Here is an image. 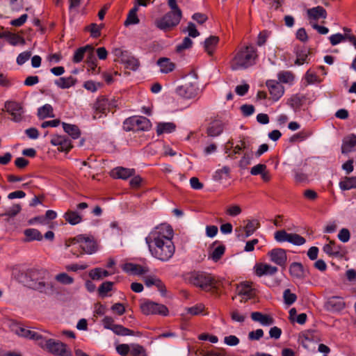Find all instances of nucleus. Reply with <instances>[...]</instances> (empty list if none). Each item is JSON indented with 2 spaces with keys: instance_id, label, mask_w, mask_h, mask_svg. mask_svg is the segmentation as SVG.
<instances>
[{
  "instance_id": "nucleus-1",
  "label": "nucleus",
  "mask_w": 356,
  "mask_h": 356,
  "mask_svg": "<svg viewBox=\"0 0 356 356\" xmlns=\"http://www.w3.org/2000/svg\"><path fill=\"white\" fill-rule=\"evenodd\" d=\"M173 235L172 227L165 223L151 231L145 237V243L151 255L162 261H168L172 258L175 252Z\"/></svg>"
},
{
  "instance_id": "nucleus-2",
  "label": "nucleus",
  "mask_w": 356,
  "mask_h": 356,
  "mask_svg": "<svg viewBox=\"0 0 356 356\" xmlns=\"http://www.w3.org/2000/svg\"><path fill=\"white\" fill-rule=\"evenodd\" d=\"M48 273L44 269L30 268L22 273L19 282L24 286L47 296L53 295L55 287L53 283L45 282Z\"/></svg>"
},
{
  "instance_id": "nucleus-3",
  "label": "nucleus",
  "mask_w": 356,
  "mask_h": 356,
  "mask_svg": "<svg viewBox=\"0 0 356 356\" xmlns=\"http://www.w3.org/2000/svg\"><path fill=\"white\" fill-rule=\"evenodd\" d=\"M257 49L253 44H248L237 49L230 60V68L234 71H241L254 65L258 59Z\"/></svg>"
},
{
  "instance_id": "nucleus-4",
  "label": "nucleus",
  "mask_w": 356,
  "mask_h": 356,
  "mask_svg": "<svg viewBox=\"0 0 356 356\" xmlns=\"http://www.w3.org/2000/svg\"><path fill=\"white\" fill-rule=\"evenodd\" d=\"M65 245L70 248V252L76 257L83 254H92L97 250V245L92 237L79 234L65 241Z\"/></svg>"
},
{
  "instance_id": "nucleus-5",
  "label": "nucleus",
  "mask_w": 356,
  "mask_h": 356,
  "mask_svg": "<svg viewBox=\"0 0 356 356\" xmlns=\"http://www.w3.org/2000/svg\"><path fill=\"white\" fill-rule=\"evenodd\" d=\"M259 291L256 284L248 281L238 284L235 289L233 300L236 305L254 302L259 298Z\"/></svg>"
},
{
  "instance_id": "nucleus-6",
  "label": "nucleus",
  "mask_w": 356,
  "mask_h": 356,
  "mask_svg": "<svg viewBox=\"0 0 356 356\" xmlns=\"http://www.w3.org/2000/svg\"><path fill=\"white\" fill-rule=\"evenodd\" d=\"M189 282L194 286H198L204 291H217L219 282L209 273L204 272H193L188 277Z\"/></svg>"
},
{
  "instance_id": "nucleus-7",
  "label": "nucleus",
  "mask_w": 356,
  "mask_h": 356,
  "mask_svg": "<svg viewBox=\"0 0 356 356\" xmlns=\"http://www.w3.org/2000/svg\"><path fill=\"white\" fill-rule=\"evenodd\" d=\"M39 346L56 356H72L67 345L60 341L46 339L42 337V339L39 341Z\"/></svg>"
},
{
  "instance_id": "nucleus-8",
  "label": "nucleus",
  "mask_w": 356,
  "mask_h": 356,
  "mask_svg": "<svg viewBox=\"0 0 356 356\" xmlns=\"http://www.w3.org/2000/svg\"><path fill=\"white\" fill-rule=\"evenodd\" d=\"M10 330L19 337L36 341L38 343L42 339V336L39 333L31 330L28 327L13 319H8L6 322Z\"/></svg>"
},
{
  "instance_id": "nucleus-9",
  "label": "nucleus",
  "mask_w": 356,
  "mask_h": 356,
  "mask_svg": "<svg viewBox=\"0 0 356 356\" xmlns=\"http://www.w3.org/2000/svg\"><path fill=\"white\" fill-rule=\"evenodd\" d=\"M150 121L143 116H132L123 122V129L126 131H147L151 127Z\"/></svg>"
},
{
  "instance_id": "nucleus-10",
  "label": "nucleus",
  "mask_w": 356,
  "mask_h": 356,
  "mask_svg": "<svg viewBox=\"0 0 356 356\" xmlns=\"http://www.w3.org/2000/svg\"><path fill=\"white\" fill-rule=\"evenodd\" d=\"M182 17V13L169 11L162 17L155 21V26L160 30L166 31L177 26Z\"/></svg>"
},
{
  "instance_id": "nucleus-11",
  "label": "nucleus",
  "mask_w": 356,
  "mask_h": 356,
  "mask_svg": "<svg viewBox=\"0 0 356 356\" xmlns=\"http://www.w3.org/2000/svg\"><path fill=\"white\" fill-rule=\"evenodd\" d=\"M7 113L11 115V120L19 122L23 120L24 109L21 103L15 101H7L4 104Z\"/></svg>"
},
{
  "instance_id": "nucleus-12",
  "label": "nucleus",
  "mask_w": 356,
  "mask_h": 356,
  "mask_svg": "<svg viewBox=\"0 0 356 356\" xmlns=\"http://www.w3.org/2000/svg\"><path fill=\"white\" fill-rule=\"evenodd\" d=\"M198 88L195 83L191 82L185 83L176 88V94L183 99H192L196 97Z\"/></svg>"
},
{
  "instance_id": "nucleus-13",
  "label": "nucleus",
  "mask_w": 356,
  "mask_h": 356,
  "mask_svg": "<svg viewBox=\"0 0 356 356\" xmlns=\"http://www.w3.org/2000/svg\"><path fill=\"white\" fill-rule=\"evenodd\" d=\"M271 261L278 266L284 267L287 261L286 251L282 248H274L268 252Z\"/></svg>"
},
{
  "instance_id": "nucleus-14",
  "label": "nucleus",
  "mask_w": 356,
  "mask_h": 356,
  "mask_svg": "<svg viewBox=\"0 0 356 356\" xmlns=\"http://www.w3.org/2000/svg\"><path fill=\"white\" fill-rule=\"evenodd\" d=\"M266 86L274 101H277L284 95V87L280 82L270 80L266 82Z\"/></svg>"
},
{
  "instance_id": "nucleus-15",
  "label": "nucleus",
  "mask_w": 356,
  "mask_h": 356,
  "mask_svg": "<svg viewBox=\"0 0 356 356\" xmlns=\"http://www.w3.org/2000/svg\"><path fill=\"white\" fill-rule=\"evenodd\" d=\"M51 143L54 146H59L60 150L65 152H69L72 147L71 140L65 136H53L51 139Z\"/></svg>"
},
{
  "instance_id": "nucleus-16",
  "label": "nucleus",
  "mask_w": 356,
  "mask_h": 356,
  "mask_svg": "<svg viewBox=\"0 0 356 356\" xmlns=\"http://www.w3.org/2000/svg\"><path fill=\"white\" fill-rule=\"evenodd\" d=\"M225 122L220 120H214L212 121L207 129V134L209 136L211 137H216L220 136L225 127Z\"/></svg>"
},
{
  "instance_id": "nucleus-17",
  "label": "nucleus",
  "mask_w": 356,
  "mask_h": 356,
  "mask_svg": "<svg viewBox=\"0 0 356 356\" xmlns=\"http://www.w3.org/2000/svg\"><path fill=\"white\" fill-rule=\"evenodd\" d=\"M254 270L255 274L259 277L273 275L278 270L277 267L264 263L257 264L254 267Z\"/></svg>"
},
{
  "instance_id": "nucleus-18",
  "label": "nucleus",
  "mask_w": 356,
  "mask_h": 356,
  "mask_svg": "<svg viewBox=\"0 0 356 356\" xmlns=\"http://www.w3.org/2000/svg\"><path fill=\"white\" fill-rule=\"evenodd\" d=\"M345 302L340 297L330 298L325 303V308L330 312H340L345 308Z\"/></svg>"
},
{
  "instance_id": "nucleus-19",
  "label": "nucleus",
  "mask_w": 356,
  "mask_h": 356,
  "mask_svg": "<svg viewBox=\"0 0 356 356\" xmlns=\"http://www.w3.org/2000/svg\"><path fill=\"white\" fill-rule=\"evenodd\" d=\"M260 223L258 220H248L246 225L244 227L245 234H238L237 238L244 241L246 238L250 236L259 227Z\"/></svg>"
},
{
  "instance_id": "nucleus-20",
  "label": "nucleus",
  "mask_w": 356,
  "mask_h": 356,
  "mask_svg": "<svg viewBox=\"0 0 356 356\" xmlns=\"http://www.w3.org/2000/svg\"><path fill=\"white\" fill-rule=\"evenodd\" d=\"M122 270L133 275H141L149 272L148 268L133 263L124 264L122 266Z\"/></svg>"
},
{
  "instance_id": "nucleus-21",
  "label": "nucleus",
  "mask_w": 356,
  "mask_h": 356,
  "mask_svg": "<svg viewBox=\"0 0 356 356\" xmlns=\"http://www.w3.org/2000/svg\"><path fill=\"white\" fill-rule=\"evenodd\" d=\"M0 38L5 39L10 44L16 46L18 44H24V40L16 33L10 31L0 33Z\"/></svg>"
},
{
  "instance_id": "nucleus-22",
  "label": "nucleus",
  "mask_w": 356,
  "mask_h": 356,
  "mask_svg": "<svg viewBox=\"0 0 356 356\" xmlns=\"http://www.w3.org/2000/svg\"><path fill=\"white\" fill-rule=\"evenodd\" d=\"M142 312H168V309L163 305H159L151 301H145L140 304Z\"/></svg>"
},
{
  "instance_id": "nucleus-23",
  "label": "nucleus",
  "mask_w": 356,
  "mask_h": 356,
  "mask_svg": "<svg viewBox=\"0 0 356 356\" xmlns=\"http://www.w3.org/2000/svg\"><path fill=\"white\" fill-rule=\"evenodd\" d=\"M356 146V136L350 134L345 137L343 140L341 145L342 154H348L354 150V147Z\"/></svg>"
},
{
  "instance_id": "nucleus-24",
  "label": "nucleus",
  "mask_w": 356,
  "mask_h": 356,
  "mask_svg": "<svg viewBox=\"0 0 356 356\" xmlns=\"http://www.w3.org/2000/svg\"><path fill=\"white\" fill-rule=\"evenodd\" d=\"M307 13L309 19L318 20L321 18L325 19L327 17L325 9L320 6L308 9Z\"/></svg>"
},
{
  "instance_id": "nucleus-25",
  "label": "nucleus",
  "mask_w": 356,
  "mask_h": 356,
  "mask_svg": "<svg viewBox=\"0 0 356 356\" xmlns=\"http://www.w3.org/2000/svg\"><path fill=\"white\" fill-rule=\"evenodd\" d=\"M251 318L264 326H269L274 323L273 318L264 313H251Z\"/></svg>"
},
{
  "instance_id": "nucleus-26",
  "label": "nucleus",
  "mask_w": 356,
  "mask_h": 356,
  "mask_svg": "<svg viewBox=\"0 0 356 356\" xmlns=\"http://www.w3.org/2000/svg\"><path fill=\"white\" fill-rule=\"evenodd\" d=\"M63 218L72 225L79 224L82 222V214L78 211L68 210L65 213Z\"/></svg>"
},
{
  "instance_id": "nucleus-27",
  "label": "nucleus",
  "mask_w": 356,
  "mask_h": 356,
  "mask_svg": "<svg viewBox=\"0 0 356 356\" xmlns=\"http://www.w3.org/2000/svg\"><path fill=\"white\" fill-rule=\"evenodd\" d=\"M92 50H93V47L90 45L87 44L84 47H79L77 49L73 56L72 61L74 63H79L81 62L84 58V56L86 53L89 54Z\"/></svg>"
},
{
  "instance_id": "nucleus-28",
  "label": "nucleus",
  "mask_w": 356,
  "mask_h": 356,
  "mask_svg": "<svg viewBox=\"0 0 356 356\" xmlns=\"http://www.w3.org/2000/svg\"><path fill=\"white\" fill-rule=\"evenodd\" d=\"M323 251L330 256L341 257V247L336 244L334 241H330L328 244H326L323 248Z\"/></svg>"
},
{
  "instance_id": "nucleus-29",
  "label": "nucleus",
  "mask_w": 356,
  "mask_h": 356,
  "mask_svg": "<svg viewBox=\"0 0 356 356\" xmlns=\"http://www.w3.org/2000/svg\"><path fill=\"white\" fill-rule=\"evenodd\" d=\"M296 60L295 63L300 65L309 60V51L306 47L298 48L296 51Z\"/></svg>"
},
{
  "instance_id": "nucleus-30",
  "label": "nucleus",
  "mask_w": 356,
  "mask_h": 356,
  "mask_svg": "<svg viewBox=\"0 0 356 356\" xmlns=\"http://www.w3.org/2000/svg\"><path fill=\"white\" fill-rule=\"evenodd\" d=\"M157 65L160 67L162 73L168 74L175 69V64L172 63L168 58H161L157 60Z\"/></svg>"
},
{
  "instance_id": "nucleus-31",
  "label": "nucleus",
  "mask_w": 356,
  "mask_h": 356,
  "mask_svg": "<svg viewBox=\"0 0 356 356\" xmlns=\"http://www.w3.org/2000/svg\"><path fill=\"white\" fill-rule=\"evenodd\" d=\"M135 173L134 169L118 167L113 170V176L115 178L126 179Z\"/></svg>"
},
{
  "instance_id": "nucleus-32",
  "label": "nucleus",
  "mask_w": 356,
  "mask_h": 356,
  "mask_svg": "<svg viewBox=\"0 0 356 356\" xmlns=\"http://www.w3.org/2000/svg\"><path fill=\"white\" fill-rule=\"evenodd\" d=\"M339 186L342 191H348L356 188V176L345 177L339 183Z\"/></svg>"
},
{
  "instance_id": "nucleus-33",
  "label": "nucleus",
  "mask_w": 356,
  "mask_h": 356,
  "mask_svg": "<svg viewBox=\"0 0 356 356\" xmlns=\"http://www.w3.org/2000/svg\"><path fill=\"white\" fill-rule=\"evenodd\" d=\"M176 129V125L173 122H160L156 127V134L161 135L163 134H170Z\"/></svg>"
},
{
  "instance_id": "nucleus-34",
  "label": "nucleus",
  "mask_w": 356,
  "mask_h": 356,
  "mask_svg": "<svg viewBox=\"0 0 356 356\" xmlns=\"http://www.w3.org/2000/svg\"><path fill=\"white\" fill-rule=\"evenodd\" d=\"M111 274V273L101 268H94L89 272V276L93 280H102L104 277H108Z\"/></svg>"
},
{
  "instance_id": "nucleus-35",
  "label": "nucleus",
  "mask_w": 356,
  "mask_h": 356,
  "mask_svg": "<svg viewBox=\"0 0 356 356\" xmlns=\"http://www.w3.org/2000/svg\"><path fill=\"white\" fill-rule=\"evenodd\" d=\"M289 273L291 276L296 278L304 277L303 266L300 263L293 262L289 266Z\"/></svg>"
},
{
  "instance_id": "nucleus-36",
  "label": "nucleus",
  "mask_w": 356,
  "mask_h": 356,
  "mask_svg": "<svg viewBox=\"0 0 356 356\" xmlns=\"http://www.w3.org/2000/svg\"><path fill=\"white\" fill-rule=\"evenodd\" d=\"M63 130L72 138L77 139L81 135L80 130L76 125L63 122Z\"/></svg>"
},
{
  "instance_id": "nucleus-37",
  "label": "nucleus",
  "mask_w": 356,
  "mask_h": 356,
  "mask_svg": "<svg viewBox=\"0 0 356 356\" xmlns=\"http://www.w3.org/2000/svg\"><path fill=\"white\" fill-rule=\"evenodd\" d=\"M24 235L26 236V241H41L42 239V234L36 229L29 228L26 229L24 232Z\"/></svg>"
},
{
  "instance_id": "nucleus-38",
  "label": "nucleus",
  "mask_w": 356,
  "mask_h": 356,
  "mask_svg": "<svg viewBox=\"0 0 356 356\" xmlns=\"http://www.w3.org/2000/svg\"><path fill=\"white\" fill-rule=\"evenodd\" d=\"M219 41V39L217 36H210L209 38H207L204 41V47L205 51L209 54H212L216 46L217 45L218 42Z\"/></svg>"
},
{
  "instance_id": "nucleus-39",
  "label": "nucleus",
  "mask_w": 356,
  "mask_h": 356,
  "mask_svg": "<svg viewBox=\"0 0 356 356\" xmlns=\"http://www.w3.org/2000/svg\"><path fill=\"white\" fill-rule=\"evenodd\" d=\"M55 84L60 88H69L75 84V79L72 76L61 77L55 81Z\"/></svg>"
},
{
  "instance_id": "nucleus-40",
  "label": "nucleus",
  "mask_w": 356,
  "mask_h": 356,
  "mask_svg": "<svg viewBox=\"0 0 356 356\" xmlns=\"http://www.w3.org/2000/svg\"><path fill=\"white\" fill-rule=\"evenodd\" d=\"M294 180L297 184H307L309 182V176L298 168L293 170Z\"/></svg>"
},
{
  "instance_id": "nucleus-41",
  "label": "nucleus",
  "mask_w": 356,
  "mask_h": 356,
  "mask_svg": "<svg viewBox=\"0 0 356 356\" xmlns=\"http://www.w3.org/2000/svg\"><path fill=\"white\" fill-rule=\"evenodd\" d=\"M38 116L40 119L53 117V108L50 104H44L38 109Z\"/></svg>"
},
{
  "instance_id": "nucleus-42",
  "label": "nucleus",
  "mask_w": 356,
  "mask_h": 356,
  "mask_svg": "<svg viewBox=\"0 0 356 356\" xmlns=\"http://www.w3.org/2000/svg\"><path fill=\"white\" fill-rule=\"evenodd\" d=\"M229 173L230 168L228 166H224L215 172L213 175V179L216 181H220L224 179H226L229 177Z\"/></svg>"
},
{
  "instance_id": "nucleus-43",
  "label": "nucleus",
  "mask_w": 356,
  "mask_h": 356,
  "mask_svg": "<svg viewBox=\"0 0 356 356\" xmlns=\"http://www.w3.org/2000/svg\"><path fill=\"white\" fill-rule=\"evenodd\" d=\"M137 6H134L132 9H131L128 14L127 18L124 22L125 25L127 26L129 24H136L139 22V19L137 16Z\"/></svg>"
},
{
  "instance_id": "nucleus-44",
  "label": "nucleus",
  "mask_w": 356,
  "mask_h": 356,
  "mask_svg": "<svg viewBox=\"0 0 356 356\" xmlns=\"http://www.w3.org/2000/svg\"><path fill=\"white\" fill-rule=\"evenodd\" d=\"M225 250V247L223 245H218L212 250L209 257L216 262L224 254Z\"/></svg>"
},
{
  "instance_id": "nucleus-45",
  "label": "nucleus",
  "mask_w": 356,
  "mask_h": 356,
  "mask_svg": "<svg viewBox=\"0 0 356 356\" xmlns=\"http://www.w3.org/2000/svg\"><path fill=\"white\" fill-rule=\"evenodd\" d=\"M55 280L63 284L69 285L74 282V278L66 273H60L55 276Z\"/></svg>"
},
{
  "instance_id": "nucleus-46",
  "label": "nucleus",
  "mask_w": 356,
  "mask_h": 356,
  "mask_svg": "<svg viewBox=\"0 0 356 356\" xmlns=\"http://www.w3.org/2000/svg\"><path fill=\"white\" fill-rule=\"evenodd\" d=\"M95 108L97 113L99 112L102 114L106 113L108 110V100L104 98L98 99L95 103Z\"/></svg>"
},
{
  "instance_id": "nucleus-47",
  "label": "nucleus",
  "mask_w": 356,
  "mask_h": 356,
  "mask_svg": "<svg viewBox=\"0 0 356 356\" xmlns=\"http://www.w3.org/2000/svg\"><path fill=\"white\" fill-rule=\"evenodd\" d=\"M290 234L284 229L279 230L275 232L274 238L278 243L289 242Z\"/></svg>"
},
{
  "instance_id": "nucleus-48",
  "label": "nucleus",
  "mask_w": 356,
  "mask_h": 356,
  "mask_svg": "<svg viewBox=\"0 0 356 356\" xmlns=\"http://www.w3.org/2000/svg\"><path fill=\"white\" fill-rule=\"evenodd\" d=\"M112 331L115 334H116L118 335H120V336H127V335H133L134 334L133 330L126 328V327H123L122 325H117V324H115V325L113 327Z\"/></svg>"
},
{
  "instance_id": "nucleus-49",
  "label": "nucleus",
  "mask_w": 356,
  "mask_h": 356,
  "mask_svg": "<svg viewBox=\"0 0 356 356\" xmlns=\"http://www.w3.org/2000/svg\"><path fill=\"white\" fill-rule=\"evenodd\" d=\"M278 79L280 82L291 83L293 81L294 76L291 72L286 71L279 73Z\"/></svg>"
},
{
  "instance_id": "nucleus-50",
  "label": "nucleus",
  "mask_w": 356,
  "mask_h": 356,
  "mask_svg": "<svg viewBox=\"0 0 356 356\" xmlns=\"http://www.w3.org/2000/svg\"><path fill=\"white\" fill-rule=\"evenodd\" d=\"M297 313H289V319L291 321H296L300 325H303L307 321L306 313H300L299 315H296Z\"/></svg>"
},
{
  "instance_id": "nucleus-51",
  "label": "nucleus",
  "mask_w": 356,
  "mask_h": 356,
  "mask_svg": "<svg viewBox=\"0 0 356 356\" xmlns=\"http://www.w3.org/2000/svg\"><path fill=\"white\" fill-rule=\"evenodd\" d=\"M192 44V40L189 37H185L182 42L177 45L176 50L177 52H181L185 49L191 48Z\"/></svg>"
},
{
  "instance_id": "nucleus-52",
  "label": "nucleus",
  "mask_w": 356,
  "mask_h": 356,
  "mask_svg": "<svg viewBox=\"0 0 356 356\" xmlns=\"http://www.w3.org/2000/svg\"><path fill=\"white\" fill-rule=\"evenodd\" d=\"M306 240L305 238L298 234H290L289 243L294 245H302L305 244Z\"/></svg>"
},
{
  "instance_id": "nucleus-53",
  "label": "nucleus",
  "mask_w": 356,
  "mask_h": 356,
  "mask_svg": "<svg viewBox=\"0 0 356 356\" xmlns=\"http://www.w3.org/2000/svg\"><path fill=\"white\" fill-rule=\"evenodd\" d=\"M102 26L92 23L87 27V30L90 32L91 37L97 38L101 35Z\"/></svg>"
},
{
  "instance_id": "nucleus-54",
  "label": "nucleus",
  "mask_w": 356,
  "mask_h": 356,
  "mask_svg": "<svg viewBox=\"0 0 356 356\" xmlns=\"http://www.w3.org/2000/svg\"><path fill=\"white\" fill-rule=\"evenodd\" d=\"M252 155L250 153H245L238 163V166L242 169H245L249 165L251 164Z\"/></svg>"
},
{
  "instance_id": "nucleus-55",
  "label": "nucleus",
  "mask_w": 356,
  "mask_h": 356,
  "mask_svg": "<svg viewBox=\"0 0 356 356\" xmlns=\"http://www.w3.org/2000/svg\"><path fill=\"white\" fill-rule=\"evenodd\" d=\"M86 63L88 65V67L90 68V70L92 72H96L97 68V58H95V55L93 54V50L88 54L87 58H86Z\"/></svg>"
},
{
  "instance_id": "nucleus-56",
  "label": "nucleus",
  "mask_w": 356,
  "mask_h": 356,
  "mask_svg": "<svg viewBox=\"0 0 356 356\" xmlns=\"http://www.w3.org/2000/svg\"><path fill=\"white\" fill-rule=\"evenodd\" d=\"M31 56V52L30 51H23L17 56L16 63L19 65H22L30 59Z\"/></svg>"
},
{
  "instance_id": "nucleus-57",
  "label": "nucleus",
  "mask_w": 356,
  "mask_h": 356,
  "mask_svg": "<svg viewBox=\"0 0 356 356\" xmlns=\"http://www.w3.org/2000/svg\"><path fill=\"white\" fill-rule=\"evenodd\" d=\"M145 284L148 287L154 285L156 286L159 288L162 286L161 281L155 276H149L145 277Z\"/></svg>"
},
{
  "instance_id": "nucleus-58",
  "label": "nucleus",
  "mask_w": 356,
  "mask_h": 356,
  "mask_svg": "<svg viewBox=\"0 0 356 356\" xmlns=\"http://www.w3.org/2000/svg\"><path fill=\"white\" fill-rule=\"evenodd\" d=\"M283 298L284 302L289 305L293 304L296 300V294L291 293L289 289H286L284 291Z\"/></svg>"
},
{
  "instance_id": "nucleus-59",
  "label": "nucleus",
  "mask_w": 356,
  "mask_h": 356,
  "mask_svg": "<svg viewBox=\"0 0 356 356\" xmlns=\"http://www.w3.org/2000/svg\"><path fill=\"white\" fill-rule=\"evenodd\" d=\"M113 283L111 282H103L99 287L98 291L101 296H106V293L112 290Z\"/></svg>"
},
{
  "instance_id": "nucleus-60",
  "label": "nucleus",
  "mask_w": 356,
  "mask_h": 356,
  "mask_svg": "<svg viewBox=\"0 0 356 356\" xmlns=\"http://www.w3.org/2000/svg\"><path fill=\"white\" fill-rule=\"evenodd\" d=\"M312 332L309 331L302 334L301 343L305 348H309V343L312 341Z\"/></svg>"
},
{
  "instance_id": "nucleus-61",
  "label": "nucleus",
  "mask_w": 356,
  "mask_h": 356,
  "mask_svg": "<svg viewBox=\"0 0 356 356\" xmlns=\"http://www.w3.org/2000/svg\"><path fill=\"white\" fill-rule=\"evenodd\" d=\"M266 168L267 167L265 164H257L251 168L250 174L252 175H261L266 170Z\"/></svg>"
},
{
  "instance_id": "nucleus-62",
  "label": "nucleus",
  "mask_w": 356,
  "mask_h": 356,
  "mask_svg": "<svg viewBox=\"0 0 356 356\" xmlns=\"http://www.w3.org/2000/svg\"><path fill=\"white\" fill-rule=\"evenodd\" d=\"M184 31H187L188 35L192 38H196L200 35L195 25L193 22H188L187 27Z\"/></svg>"
},
{
  "instance_id": "nucleus-63",
  "label": "nucleus",
  "mask_w": 356,
  "mask_h": 356,
  "mask_svg": "<svg viewBox=\"0 0 356 356\" xmlns=\"http://www.w3.org/2000/svg\"><path fill=\"white\" fill-rule=\"evenodd\" d=\"M242 210L238 205H231L226 210V213L230 216H237L241 213Z\"/></svg>"
},
{
  "instance_id": "nucleus-64",
  "label": "nucleus",
  "mask_w": 356,
  "mask_h": 356,
  "mask_svg": "<svg viewBox=\"0 0 356 356\" xmlns=\"http://www.w3.org/2000/svg\"><path fill=\"white\" fill-rule=\"evenodd\" d=\"M21 210V206L18 204H16L10 207L9 209L6 212L5 215L9 217H14L18 214Z\"/></svg>"
}]
</instances>
